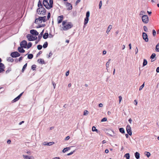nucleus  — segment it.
I'll return each instance as SVG.
<instances>
[{
    "label": "nucleus",
    "instance_id": "1",
    "mask_svg": "<svg viewBox=\"0 0 159 159\" xmlns=\"http://www.w3.org/2000/svg\"><path fill=\"white\" fill-rule=\"evenodd\" d=\"M63 27L61 28V30H67L73 27V25L70 22H67L66 21H63L62 22Z\"/></svg>",
    "mask_w": 159,
    "mask_h": 159
},
{
    "label": "nucleus",
    "instance_id": "2",
    "mask_svg": "<svg viewBox=\"0 0 159 159\" xmlns=\"http://www.w3.org/2000/svg\"><path fill=\"white\" fill-rule=\"evenodd\" d=\"M37 11L38 12V14L40 12V14L44 15L45 14L46 12V10L43 7H41L39 8L37 10Z\"/></svg>",
    "mask_w": 159,
    "mask_h": 159
},
{
    "label": "nucleus",
    "instance_id": "3",
    "mask_svg": "<svg viewBox=\"0 0 159 159\" xmlns=\"http://www.w3.org/2000/svg\"><path fill=\"white\" fill-rule=\"evenodd\" d=\"M143 22L144 23H148L149 21L148 17L147 15H144L142 17Z\"/></svg>",
    "mask_w": 159,
    "mask_h": 159
},
{
    "label": "nucleus",
    "instance_id": "4",
    "mask_svg": "<svg viewBox=\"0 0 159 159\" xmlns=\"http://www.w3.org/2000/svg\"><path fill=\"white\" fill-rule=\"evenodd\" d=\"M20 56V54L17 52H12L11 54V56L12 57H16Z\"/></svg>",
    "mask_w": 159,
    "mask_h": 159
},
{
    "label": "nucleus",
    "instance_id": "5",
    "mask_svg": "<svg viewBox=\"0 0 159 159\" xmlns=\"http://www.w3.org/2000/svg\"><path fill=\"white\" fill-rule=\"evenodd\" d=\"M43 4L44 6L48 9H50L49 8V3L47 0H43Z\"/></svg>",
    "mask_w": 159,
    "mask_h": 159
},
{
    "label": "nucleus",
    "instance_id": "6",
    "mask_svg": "<svg viewBox=\"0 0 159 159\" xmlns=\"http://www.w3.org/2000/svg\"><path fill=\"white\" fill-rule=\"evenodd\" d=\"M126 131L127 133L130 136L132 134L131 128L129 125H127L126 126Z\"/></svg>",
    "mask_w": 159,
    "mask_h": 159
},
{
    "label": "nucleus",
    "instance_id": "7",
    "mask_svg": "<svg viewBox=\"0 0 159 159\" xmlns=\"http://www.w3.org/2000/svg\"><path fill=\"white\" fill-rule=\"evenodd\" d=\"M20 45V47H23L25 48H26L27 45V43L26 41L25 40H23L21 42Z\"/></svg>",
    "mask_w": 159,
    "mask_h": 159
},
{
    "label": "nucleus",
    "instance_id": "8",
    "mask_svg": "<svg viewBox=\"0 0 159 159\" xmlns=\"http://www.w3.org/2000/svg\"><path fill=\"white\" fill-rule=\"evenodd\" d=\"M41 16H39L38 18H36L35 21V23L36 24H39L42 22V18Z\"/></svg>",
    "mask_w": 159,
    "mask_h": 159
},
{
    "label": "nucleus",
    "instance_id": "9",
    "mask_svg": "<svg viewBox=\"0 0 159 159\" xmlns=\"http://www.w3.org/2000/svg\"><path fill=\"white\" fill-rule=\"evenodd\" d=\"M143 38L145 40L146 42H148V35L146 33L144 32L143 33Z\"/></svg>",
    "mask_w": 159,
    "mask_h": 159
},
{
    "label": "nucleus",
    "instance_id": "10",
    "mask_svg": "<svg viewBox=\"0 0 159 159\" xmlns=\"http://www.w3.org/2000/svg\"><path fill=\"white\" fill-rule=\"evenodd\" d=\"M30 33L32 35H34L35 36L38 35L39 33L36 30H31L30 31Z\"/></svg>",
    "mask_w": 159,
    "mask_h": 159
},
{
    "label": "nucleus",
    "instance_id": "11",
    "mask_svg": "<svg viewBox=\"0 0 159 159\" xmlns=\"http://www.w3.org/2000/svg\"><path fill=\"white\" fill-rule=\"evenodd\" d=\"M63 16H59L57 18L58 20V23L59 24L60 23L63 19Z\"/></svg>",
    "mask_w": 159,
    "mask_h": 159
},
{
    "label": "nucleus",
    "instance_id": "12",
    "mask_svg": "<svg viewBox=\"0 0 159 159\" xmlns=\"http://www.w3.org/2000/svg\"><path fill=\"white\" fill-rule=\"evenodd\" d=\"M66 7H67V10H71L72 9V6L71 5V4L70 3L66 2Z\"/></svg>",
    "mask_w": 159,
    "mask_h": 159
},
{
    "label": "nucleus",
    "instance_id": "13",
    "mask_svg": "<svg viewBox=\"0 0 159 159\" xmlns=\"http://www.w3.org/2000/svg\"><path fill=\"white\" fill-rule=\"evenodd\" d=\"M26 37L29 41H33V39H32L33 36H32L31 34H27L26 36Z\"/></svg>",
    "mask_w": 159,
    "mask_h": 159
},
{
    "label": "nucleus",
    "instance_id": "14",
    "mask_svg": "<svg viewBox=\"0 0 159 159\" xmlns=\"http://www.w3.org/2000/svg\"><path fill=\"white\" fill-rule=\"evenodd\" d=\"M23 47H19L18 48V51L20 52L24 53L25 52V50L23 48Z\"/></svg>",
    "mask_w": 159,
    "mask_h": 159
},
{
    "label": "nucleus",
    "instance_id": "15",
    "mask_svg": "<svg viewBox=\"0 0 159 159\" xmlns=\"http://www.w3.org/2000/svg\"><path fill=\"white\" fill-rule=\"evenodd\" d=\"M54 143V142H50L48 143L44 142L43 143V144L44 145L50 146L53 144Z\"/></svg>",
    "mask_w": 159,
    "mask_h": 159
},
{
    "label": "nucleus",
    "instance_id": "16",
    "mask_svg": "<svg viewBox=\"0 0 159 159\" xmlns=\"http://www.w3.org/2000/svg\"><path fill=\"white\" fill-rule=\"evenodd\" d=\"M44 32V30H42L38 36V41H39L41 38Z\"/></svg>",
    "mask_w": 159,
    "mask_h": 159
},
{
    "label": "nucleus",
    "instance_id": "17",
    "mask_svg": "<svg viewBox=\"0 0 159 159\" xmlns=\"http://www.w3.org/2000/svg\"><path fill=\"white\" fill-rule=\"evenodd\" d=\"M135 156L137 159H139L140 157V154L138 152H136L134 154Z\"/></svg>",
    "mask_w": 159,
    "mask_h": 159
},
{
    "label": "nucleus",
    "instance_id": "18",
    "mask_svg": "<svg viewBox=\"0 0 159 159\" xmlns=\"http://www.w3.org/2000/svg\"><path fill=\"white\" fill-rule=\"evenodd\" d=\"M112 28V25H109L107 28V29L106 31V32L107 34H108Z\"/></svg>",
    "mask_w": 159,
    "mask_h": 159
},
{
    "label": "nucleus",
    "instance_id": "19",
    "mask_svg": "<svg viewBox=\"0 0 159 159\" xmlns=\"http://www.w3.org/2000/svg\"><path fill=\"white\" fill-rule=\"evenodd\" d=\"M53 3V0H49V8H51L52 7V4Z\"/></svg>",
    "mask_w": 159,
    "mask_h": 159
},
{
    "label": "nucleus",
    "instance_id": "20",
    "mask_svg": "<svg viewBox=\"0 0 159 159\" xmlns=\"http://www.w3.org/2000/svg\"><path fill=\"white\" fill-rule=\"evenodd\" d=\"M48 33H44V34H43V38L44 39H46L48 38Z\"/></svg>",
    "mask_w": 159,
    "mask_h": 159
},
{
    "label": "nucleus",
    "instance_id": "21",
    "mask_svg": "<svg viewBox=\"0 0 159 159\" xmlns=\"http://www.w3.org/2000/svg\"><path fill=\"white\" fill-rule=\"evenodd\" d=\"M27 63H26L24 65V66H23V68L22 69V70H21V72H24V70H25L27 66Z\"/></svg>",
    "mask_w": 159,
    "mask_h": 159
},
{
    "label": "nucleus",
    "instance_id": "22",
    "mask_svg": "<svg viewBox=\"0 0 159 159\" xmlns=\"http://www.w3.org/2000/svg\"><path fill=\"white\" fill-rule=\"evenodd\" d=\"M38 61L39 63H41L42 64H43L44 63V61L43 59H38Z\"/></svg>",
    "mask_w": 159,
    "mask_h": 159
},
{
    "label": "nucleus",
    "instance_id": "23",
    "mask_svg": "<svg viewBox=\"0 0 159 159\" xmlns=\"http://www.w3.org/2000/svg\"><path fill=\"white\" fill-rule=\"evenodd\" d=\"M148 63V62L147 61V60L145 59H144L143 61V66H145L146 65H147Z\"/></svg>",
    "mask_w": 159,
    "mask_h": 159
},
{
    "label": "nucleus",
    "instance_id": "24",
    "mask_svg": "<svg viewBox=\"0 0 159 159\" xmlns=\"http://www.w3.org/2000/svg\"><path fill=\"white\" fill-rule=\"evenodd\" d=\"M70 149V147H66V148H64L62 150V152H63L65 153L67 151Z\"/></svg>",
    "mask_w": 159,
    "mask_h": 159
},
{
    "label": "nucleus",
    "instance_id": "25",
    "mask_svg": "<svg viewBox=\"0 0 159 159\" xmlns=\"http://www.w3.org/2000/svg\"><path fill=\"white\" fill-rule=\"evenodd\" d=\"M119 130L120 132L122 134H124L125 133L124 129L123 128H119Z\"/></svg>",
    "mask_w": 159,
    "mask_h": 159
},
{
    "label": "nucleus",
    "instance_id": "26",
    "mask_svg": "<svg viewBox=\"0 0 159 159\" xmlns=\"http://www.w3.org/2000/svg\"><path fill=\"white\" fill-rule=\"evenodd\" d=\"M89 20V18L86 17L84 19V25H86L88 22Z\"/></svg>",
    "mask_w": 159,
    "mask_h": 159
},
{
    "label": "nucleus",
    "instance_id": "27",
    "mask_svg": "<svg viewBox=\"0 0 159 159\" xmlns=\"http://www.w3.org/2000/svg\"><path fill=\"white\" fill-rule=\"evenodd\" d=\"M5 68V66L2 63L0 62V69H4Z\"/></svg>",
    "mask_w": 159,
    "mask_h": 159
},
{
    "label": "nucleus",
    "instance_id": "28",
    "mask_svg": "<svg viewBox=\"0 0 159 159\" xmlns=\"http://www.w3.org/2000/svg\"><path fill=\"white\" fill-rule=\"evenodd\" d=\"M111 61V59H109V60H108V62H107L106 63V67H107V68L106 69H107V70H108V69H107V68L108 67H109V65L110 64V62L109 61Z\"/></svg>",
    "mask_w": 159,
    "mask_h": 159
},
{
    "label": "nucleus",
    "instance_id": "29",
    "mask_svg": "<svg viewBox=\"0 0 159 159\" xmlns=\"http://www.w3.org/2000/svg\"><path fill=\"white\" fill-rule=\"evenodd\" d=\"M92 130L93 131H96L97 133H98V130L94 126H93L92 128Z\"/></svg>",
    "mask_w": 159,
    "mask_h": 159
},
{
    "label": "nucleus",
    "instance_id": "30",
    "mask_svg": "<svg viewBox=\"0 0 159 159\" xmlns=\"http://www.w3.org/2000/svg\"><path fill=\"white\" fill-rule=\"evenodd\" d=\"M155 50L157 52H159V43L156 46Z\"/></svg>",
    "mask_w": 159,
    "mask_h": 159
},
{
    "label": "nucleus",
    "instance_id": "31",
    "mask_svg": "<svg viewBox=\"0 0 159 159\" xmlns=\"http://www.w3.org/2000/svg\"><path fill=\"white\" fill-rule=\"evenodd\" d=\"M124 157H126V159H129L130 155L129 153H126L124 156Z\"/></svg>",
    "mask_w": 159,
    "mask_h": 159
},
{
    "label": "nucleus",
    "instance_id": "32",
    "mask_svg": "<svg viewBox=\"0 0 159 159\" xmlns=\"http://www.w3.org/2000/svg\"><path fill=\"white\" fill-rule=\"evenodd\" d=\"M156 56V55L155 53H152L150 57V58L151 59H153ZM151 60H152V61H154V60L152 61V59Z\"/></svg>",
    "mask_w": 159,
    "mask_h": 159
},
{
    "label": "nucleus",
    "instance_id": "33",
    "mask_svg": "<svg viewBox=\"0 0 159 159\" xmlns=\"http://www.w3.org/2000/svg\"><path fill=\"white\" fill-rule=\"evenodd\" d=\"M33 57V55L32 54H28V58L29 59H31Z\"/></svg>",
    "mask_w": 159,
    "mask_h": 159
},
{
    "label": "nucleus",
    "instance_id": "34",
    "mask_svg": "<svg viewBox=\"0 0 159 159\" xmlns=\"http://www.w3.org/2000/svg\"><path fill=\"white\" fill-rule=\"evenodd\" d=\"M7 60L9 61L13 62L14 61V59L11 57H9L7 58Z\"/></svg>",
    "mask_w": 159,
    "mask_h": 159
},
{
    "label": "nucleus",
    "instance_id": "35",
    "mask_svg": "<svg viewBox=\"0 0 159 159\" xmlns=\"http://www.w3.org/2000/svg\"><path fill=\"white\" fill-rule=\"evenodd\" d=\"M38 7H43V4L41 3V2L40 0H39L38 4Z\"/></svg>",
    "mask_w": 159,
    "mask_h": 159
},
{
    "label": "nucleus",
    "instance_id": "36",
    "mask_svg": "<svg viewBox=\"0 0 159 159\" xmlns=\"http://www.w3.org/2000/svg\"><path fill=\"white\" fill-rule=\"evenodd\" d=\"M48 43L47 42H45L44 44L43 45V47L44 48H46L48 47Z\"/></svg>",
    "mask_w": 159,
    "mask_h": 159
},
{
    "label": "nucleus",
    "instance_id": "37",
    "mask_svg": "<svg viewBox=\"0 0 159 159\" xmlns=\"http://www.w3.org/2000/svg\"><path fill=\"white\" fill-rule=\"evenodd\" d=\"M36 66L35 65H33L31 66V69L33 70H36Z\"/></svg>",
    "mask_w": 159,
    "mask_h": 159
},
{
    "label": "nucleus",
    "instance_id": "38",
    "mask_svg": "<svg viewBox=\"0 0 159 159\" xmlns=\"http://www.w3.org/2000/svg\"><path fill=\"white\" fill-rule=\"evenodd\" d=\"M32 45V44L31 42H29L28 43V45H27V48H30Z\"/></svg>",
    "mask_w": 159,
    "mask_h": 159
},
{
    "label": "nucleus",
    "instance_id": "39",
    "mask_svg": "<svg viewBox=\"0 0 159 159\" xmlns=\"http://www.w3.org/2000/svg\"><path fill=\"white\" fill-rule=\"evenodd\" d=\"M37 48L38 50H40L42 49V46L40 45H38L37 46Z\"/></svg>",
    "mask_w": 159,
    "mask_h": 159
},
{
    "label": "nucleus",
    "instance_id": "40",
    "mask_svg": "<svg viewBox=\"0 0 159 159\" xmlns=\"http://www.w3.org/2000/svg\"><path fill=\"white\" fill-rule=\"evenodd\" d=\"M23 157L24 159H29V156L27 155H23Z\"/></svg>",
    "mask_w": 159,
    "mask_h": 159
},
{
    "label": "nucleus",
    "instance_id": "41",
    "mask_svg": "<svg viewBox=\"0 0 159 159\" xmlns=\"http://www.w3.org/2000/svg\"><path fill=\"white\" fill-rule=\"evenodd\" d=\"M145 153V155L148 157H149L150 156L151 154L150 152H146Z\"/></svg>",
    "mask_w": 159,
    "mask_h": 159
},
{
    "label": "nucleus",
    "instance_id": "42",
    "mask_svg": "<svg viewBox=\"0 0 159 159\" xmlns=\"http://www.w3.org/2000/svg\"><path fill=\"white\" fill-rule=\"evenodd\" d=\"M90 16V12L89 11H88L86 13V17L89 18Z\"/></svg>",
    "mask_w": 159,
    "mask_h": 159
},
{
    "label": "nucleus",
    "instance_id": "43",
    "mask_svg": "<svg viewBox=\"0 0 159 159\" xmlns=\"http://www.w3.org/2000/svg\"><path fill=\"white\" fill-rule=\"evenodd\" d=\"M89 113V112L87 110H85L84 111V115H87Z\"/></svg>",
    "mask_w": 159,
    "mask_h": 159
},
{
    "label": "nucleus",
    "instance_id": "44",
    "mask_svg": "<svg viewBox=\"0 0 159 159\" xmlns=\"http://www.w3.org/2000/svg\"><path fill=\"white\" fill-rule=\"evenodd\" d=\"M144 86V83H143V84L140 87L139 89V90H141L143 88Z\"/></svg>",
    "mask_w": 159,
    "mask_h": 159
},
{
    "label": "nucleus",
    "instance_id": "45",
    "mask_svg": "<svg viewBox=\"0 0 159 159\" xmlns=\"http://www.w3.org/2000/svg\"><path fill=\"white\" fill-rule=\"evenodd\" d=\"M43 17L42 18V21H43V22H45L46 21V16H44L43 17Z\"/></svg>",
    "mask_w": 159,
    "mask_h": 159
},
{
    "label": "nucleus",
    "instance_id": "46",
    "mask_svg": "<svg viewBox=\"0 0 159 159\" xmlns=\"http://www.w3.org/2000/svg\"><path fill=\"white\" fill-rule=\"evenodd\" d=\"M75 152V150H74L72 152H70L69 153H68L67 154V156H70V155L72 154L74 152Z\"/></svg>",
    "mask_w": 159,
    "mask_h": 159
},
{
    "label": "nucleus",
    "instance_id": "47",
    "mask_svg": "<svg viewBox=\"0 0 159 159\" xmlns=\"http://www.w3.org/2000/svg\"><path fill=\"white\" fill-rule=\"evenodd\" d=\"M144 30L145 32H147L148 31V29L147 27L145 26H144L143 27Z\"/></svg>",
    "mask_w": 159,
    "mask_h": 159
},
{
    "label": "nucleus",
    "instance_id": "48",
    "mask_svg": "<svg viewBox=\"0 0 159 159\" xmlns=\"http://www.w3.org/2000/svg\"><path fill=\"white\" fill-rule=\"evenodd\" d=\"M156 31L154 30H152V34H153V35L154 36H155L156 35Z\"/></svg>",
    "mask_w": 159,
    "mask_h": 159
},
{
    "label": "nucleus",
    "instance_id": "49",
    "mask_svg": "<svg viewBox=\"0 0 159 159\" xmlns=\"http://www.w3.org/2000/svg\"><path fill=\"white\" fill-rule=\"evenodd\" d=\"M23 93V92L22 93L20 94H19L17 97V98H18V99H19L21 96L22 95Z\"/></svg>",
    "mask_w": 159,
    "mask_h": 159
},
{
    "label": "nucleus",
    "instance_id": "50",
    "mask_svg": "<svg viewBox=\"0 0 159 159\" xmlns=\"http://www.w3.org/2000/svg\"><path fill=\"white\" fill-rule=\"evenodd\" d=\"M107 120V118L106 117L103 118L101 120V122L106 121Z\"/></svg>",
    "mask_w": 159,
    "mask_h": 159
},
{
    "label": "nucleus",
    "instance_id": "51",
    "mask_svg": "<svg viewBox=\"0 0 159 159\" xmlns=\"http://www.w3.org/2000/svg\"><path fill=\"white\" fill-rule=\"evenodd\" d=\"M51 14L50 12L48 13V16H47V19L48 20L50 18V17Z\"/></svg>",
    "mask_w": 159,
    "mask_h": 159
},
{
    "label": "nucleus",
    "instance_id": "52",
    "mask_svg": "<svg viewBox=\"0 0 159 159\" xmlns=\"http://www.w3.org/2000/svg\"><path fill=\"white\" fill-rule=\"evenodd\" d=\"M119 103H120V102L122 100V98L121 96H120L119 97Z\"/></svg>",
    "mask_w": 159,
    "mask_h": 159
},
{
    "label": "nucleus",
    "instance_id": "53",
    "mask_svg": "<svg viewBox=\"0 0 159 159\" xmlns=\"http://www.w3.org/2000/svg\"><path fill=\"white\" fill-rule=\"evenodd\" d=\"M19 99H18V98L16 97V98H15L14 100H13L12 101L13 102H16Z\"/></svg>",
    "mask_w": 159,
    "mask_h": 159
},
{
    "label": "nucleus",
    "instance_id": "54",
    "mask_svg": "<svg viewBox=\"0 0 159 159\" xmlns=\"http://www.w3.org/2000/svg\"><path fill=\"white\" fill-rule=\"evenodd\" d=\"M102 5V1H100L99 6V8L100 9L101 8V6Z\"/></svg>",
    "mask_w": 159,
    "mask_h": 159
},
{
    "label": "nucleus",
    "instance_id": "55",
    "mask_svg": "<svg viewBox=\"0 0 159 159\" xmlns=\"http://www.w3.org/2000/svg\"><path fill=\"white\" fill-rule=\"evenodd\" d=\"M135 54H136L138 53V49L137 47H136L135 49Z\"/></svg>",
    "mask_w": 159,
    "mask_h": 159
},
{
    "label": "nucleus",
    "instance_id": "56",
    "mask_svg": "<svg viewBox=\"0 0 159 159\" xmlns=\"http://www.w3.org/2000/svg\"><path fill=\"white\" fill-rule=\"evenodd\" d=\"M69 70H68L66 72V76H68L69 75Z\"/></svg>",
    "mask_w": 159,
    "mask_h": 159
},
{
    "label": "nucleus",
    "instance_id": "57",
    "mask_svg": "<svg viewBox=\"0 0 159 159\" xmlns=\"http://www.w3.org/2000/svg\"><path fill=\"white\" fill-rule=\"evenodd\" d=\"M70 138V137L69 136H67L65 138V140H67L69 139Z\"/></svg>",
    "mask_w": 159,
    "mask_h": 159
},
{
    "label": "nucleus",
    "instance_id": "58",
    "mask_svg": "<svg viewBox=\"0 0 159 159\" xmlns=\"http://www.w3.org/2000/svg\"><path fill=\"white\" fill-rule=\"evenodd\" d=\"M80 1L81 0H77L75 3L76 4H78Z\"/></svg>",
    "mask_w": 159,
    "mask_h": 159
},
{
    "label": "nucleus",
    "instance_id": "59",
    "mask_svg": "<svg viewBox=\"0 0 159 159\" xmlns=\"http://www.w3.org/2000/svg\"><path fill=\"white\" fill-rule=\"evenodd\" d=\"M42 53V52L41 51H40L37 54V56L40 55V54H41Z\"/></svg>",
    "mask_w": 159,
    "mask_h": 159
},
{
    "label": "nucleus",
    "instance_id": "60",
    "mask_svg": "<svg viewBox=\"0 0 159 159\" xmlns=\"http://www.w3.org/2000/svg\"><path fill=\"white\" fill-rule=\"evenodd\" d=\"M7 143L9 144H10L11 143V141L10 140H8L7 141Z\"/></svg>",
    "mask_w": 159,
    "mask_h": 159
},
{
    "label": "nucleus",
    "instance_id": "61",
    "mask_svg": "<svg viewBox=\"0 0 159 159\" xmlns=\"http://www.w3.org/2000/svg\"><path fill=\"white\" fill-rule=\"evenodd\" d=\"M156 71L157 73L159 72V67H158L157 68Z\"/></svg>",
    "mask_w": 159,
    "mask_h": 159
},
{
    "label": "nucleus",
    "instance_id": "62",
    "mask_svg": "<svg viewBox=\"0 0 159 159\" xmlns=\"http://www.w3.org/2000/svg\"><path fill=\"white\" fill-rule=\"evenodd\" d=\"M99 107H102L103 106V104L101 103H100L98 105Z\"/></svg>",
    "mask_w": 159,
    "mask_h": 159
},
{
    "label": "nucleus",
    "instance_id": "63",
    "mask_svg": "<svg viewBox=\"0 0 159 159\" xmlns=\"http://www.w3.org/2000/svg\"><path fill=\"white\" fill-rule=\"evenodd\" d=\"M23 57H20L19 58V61H21L23 59Z\"/></svg>",
    "mask_w": 159,
    "mask_h": 159
},
{
    "label": "nucleus",
    "instance_id": "64",
    "mask_svg": "<svg viewBox=\"0 0 159 159\" xmlns=\"http://www.w3.org/2000/svg\"><path fill=\"white\" fill-rule=\"evenodd\" d=\"M29 159H34V158L33 156H30Z\"/></svg>",
    "mask_w": 159,
    "mask_h": 159
}]
</instances>
